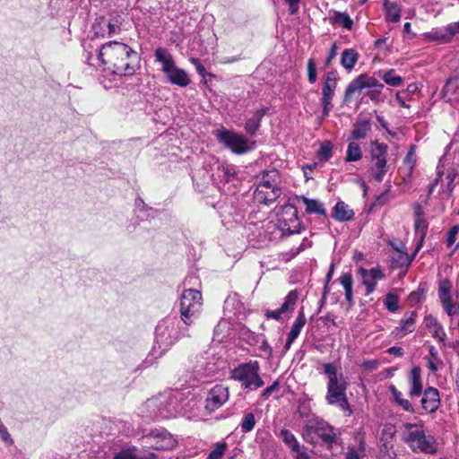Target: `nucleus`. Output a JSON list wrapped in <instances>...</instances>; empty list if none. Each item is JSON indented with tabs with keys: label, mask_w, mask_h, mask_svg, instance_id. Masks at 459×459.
Returning a JSON list of instances; mask_svg holds the SVG:
<instances>
[{
	"label": "nucleus",
	"mask_w": 459,
	"mask_h": 459,
	"mask_svg": "<svg viewBox=\"0 0 459 459\" xmlns=\"http://www.w3.org/2000/svg\"><path fill=\"white\" fill-rule=\"evenodd\" d=\"M340 283L342 285L345 290V299L348 301L350 306L353 304L352 299V287L353 279L351 273H343L339 278Z\"/></svg>",
	"instance_id": "f704fd0d"
},
{
	"label": "nucleus",
	"mask_w": 459,
	"mask_h": 459,
	"mask_svg": "<svg viewBox=\"0 0 459 459\" xmlns=\"http://www.w3.org/2000/svg\"><path fill=\"white\" fill-rule=\"evenodd\" d=\"M307 80L310 83H314L316 81L317 74H316V66L314 59L310 58L307 61Z\"/></svg>",
	"instance_id": "603ef678"
},
{
	"label": "nucleus",
	"mask_w": 459,
	"mask_h": 459,
	"mask_svg": "<svg viewBox=\"0 0 459 459\" xmlns=\"http://www.w3.org/2000/svg\"><path fill=\"white\" fill-rule=\"evenodd\" d=\"M279 388L278 381H274L270 386L266 387L261 394L264 399H267L273 392Z\"/></svg>",
	"instance_id": "052dcab7"
},
{
	"label": "nucleus",
	"mask_w": 459,
	"mask_h": 459,
	"mask_svg": "<svg viewBox=\"0 0 459 459\" xmlns=\"http://www.w3.org/2000/svg\"><path fill=\"white\" fill-rule=\"evenodd\" d=\"M320 160H328L332 156V144L330 142H324L321 143L317 152Z\"/></svg>",
	"instance_id": "8fccbe9b"
},
{
	"label": "nucleus",
	"mask_w": 459,
	"mask_h": 459,
	"mask_svg": "<svg viewBox=\"0 0 459 459\" xmlns=\"http://www.w3.org/2000/svg\"><path fill=\"white\" fill-rule=\"evenodd\" d=\"M383 80L386 84L393 87H398L403 83L402 77L399 75H395L394 69H390L389 71L385 73Z\"/></svg>",
	"instance_id": "c03bdc74"
},
{
	"label": "nucleus",
	"mask_w": 459,
	"mask_h": 459,
	"mask_svg": "<svg viewBox=\"0 0 459 459\" xmlns=\"http://www.w3.org/2000/svg\"><path fill=\"white\" fill-rule=\"evenodd\" d=\"M332 216L337 221H349L353 219L354 212L349 208L347 204L339 201L333 207Z\"/></svg>",
	"instance_id": "c756f323"
},
{
	"label": "nucleus",
	"mask_w": 459,
	"mask_h": 459,
	"mask_svg": "<svg viewBox=\"0 0 459 459\" xmlns=\"http://www.w3.org/2000/svg\"><path fill=\"white\" fill-rule=\"evenodd\" d=\"M291 453H295V459H311L310 455L301 448H299L298 451H292Z\"/></svg>",
	"instance_id": "774afa93"
},
{
	"label": "nucleus",
	"mask_w": 459,
	"mask_h": 459,
	"mask_svg": "<svg viewBox=\"0 0 459 459\" xmlns=\"http://www.w3.org/2000/svg\"><path fill=\"white\" fill-rule=\"evenodd\" d=\"M452 282L447 279H442L438 282V297L444 310L446 313L453 312V305L451 299Z\"/></svg>",
	"instance_id": "4be33fe9"
},
{
	"label": "nucleus",
	"mask_w": 459,
	"mask_h": 459,
	"mask_svg": "<svg viewBox=\"0 0 459 459\" xmlns=\"http://www.w3.org/2000/svg\"><path fill=\"white\" fill-rule=\"evenodd\" d=\"M432 335L434 338L437 339L440 342H443L446 336L443 327L439 324L435 328H433Z\"/></svg>",
	"instance_id": "13d9d810"
},
{
	"label": "nucleus",
	"mask_w": 459,
	"mask_h": 459,
	"mask_svg": "<svg viewBox=\"0 0 459 459\" xmlns=\"http://www.w3.org/2000/svg\"><path fill=\"white\" fill-rule=\"evenodd\" d=\"M389 391L392 394L394 401L395 402L396 404L403 399L402 392L398 391L394 385H390Z\"/></svg>",
	"instance_id": "0e129e2a"
},
{
	"label": "nucleus",
	"mask_w": 459,
	"mask_h": 459,
	"mask_svg": "<svg viewBox=\"0 0 459 459\" xmlns=\"http://www.w3.org/2000/svg\"><path fill=\"white\" fill-rule=\"evenodd\" d=\"M298 299L299 295L296 290L290 291L285 297L281 307L276 310L266 309L264 316L267 319L280 320L283 315L292 312Z\"/></svg>",
	"instance_id": "2eb2a0df"
},
{
	"label": "nucleus",
	"mask_w": 459,
	"mask_h": 459,
	"mask_svg": "<svg viewBox=\"0 0 459 459\" xmlns=\"http://www.w3.org/2000/svg\"><path fill=\"white\" fill-rule=\"evenodd\" d=\"M365 88L383 89L384 84L379 82L375 77L368 76L367 74H360L353 79L347 86L344 93V100L349 101L357 91H361Z\"/></svg>",
	"instance_id": "4468645a"
},
{
	"label": "nucleus",
	"mask_w": 459,
	"mask_h": 459,
	"mask_svg": "<svg viewBox=\"0 0 459 459\" xmlns=\"http://www.w3.org/2000/svg\"><path fill=\"white\" fill-rule=\"evenodd\" d=\"M366 445L363 438L359 440L358 447L348 446L345 459H363L365 456Z\"/></svg>",
	"instance_id": "4c0bfd02"
},
{
	"label": "nucleus",
	"mask_w": 459,
	"mask_h": 459,
	"mask_svg": "<svg viewBox=\"0 0 459 459\" xmlns=\"http://www.w3.org/2000/svg\"><path fill=\"white\" fill-rule=\"evenodd\" d=\"M156 343L162 351L168 350L180 335L189 336L186 333H178L175 330L174 323L170 320H163L158 324L155 329Z\"/></svg>",
	"instance_id": "f8f14e48"
},
{
	"label": "nucleus",
	"mask_w": 459,
	"mask_h": 459,
	"mask_svg": "<svg viewBox=\"0 0 459 459\" xmlns=\"http://www.w3.org/2000/svg\"><path fill=\"white\" fill-rule=\"evenodd\" d=\"M403 440L413 452L434 455L437 451V442L432 435H426L424 424L420 420L418 423L406 422Z\"/></svg>",
	"instance_id": "39448f33"
},
{
	"label": "nucleus",
	"mask_w": 459,
	"mask_h": 459,
	"mask_svg": "<svg viewBox=\"0 0 459 459\" xmlns=\"http://www.w3.org/2000/svg\"><path fill=\"white\" fill-rule=\"evenodd\" d=\"M217 371L218 368L216 365L204 359L198 360L196 365L193 368L194 377L199 381L214 377Z\"/></svg>",
	"instance_id": "412c9836"
},
{
	"label": "nucleus",
	"mask_w": 459,
	"mask_h": 459,
	"mask_svg": "<svg viewBox=\"0 0 459 459\" xmlns=\"http://www.w3.org/2000/svg\"><path fill=\"white\" fill-rule=\"evenodd\" d=\"M410 390L409 395L411 398L420 397L422 394V380H421V368L419 366H414L409 376Z\"/></svg>",
	"instance_id": "5701e85b"
},
{
	"label": "nucleus",
	"mask_w": 459,
	"mask_h": 459,
	"mask_svg": "<svg viewBox=\"0 0 459 459\" xmlns=\"http://www.w3.org/2000/svg\"><path fill=\"white\" fill-rule=\"evenodd\" d=\"M417 313L411 311L405 314L404 317L401 321L402 330L407 333L413 331V325L415 323Z\"/></svg>",
	"instance_id": "a19ab883"
},
{
	"label": "nucleus",
	"mask_w": 459,
	"mask_h": 459,
	"mask_svg": "<svg viewBox=\"0 0 459 459\" xmlns=\"http://www.w3.org/2000/svg\"><path fill=\"white\" fill-rule=\"evenodd\" d=\"M416 163L415 146L411 145L403 159V164L408 169V175H411Z\"/></svg>",
	"instance_id": "de8ad7c7"
},
{
	"label": "nucleus",
	"mask_w": 459,
	"mask_h": 459,
	"mask_svg": "<svg viewBox=\"0 0 459 459\" xmlns=\"http://www.w3.org/2000/svg\"><path fill=\"white\" fill-rule=\"evenodd\" d=\"M278 228L283 234L292 235L300 232L301 223L298 217V211L295 205L285 204L278 212Z\"/></svg>",
	"instance_id": "9d476101"
},
{
	"label": "nucleus",
	"mask_w": 459,
	"mask_h": 459,
	"mask_svg": "<svg viewBox=\"0 0 459 459\" xmlns=\"http://www.w3.org/2000/svg\"><path fill=\"white\" fill-rule=\"evenodd\" d=\"M425 324L428 328L433 330V328H435L438 325V322L435 317L429 315L425 317Z\"/></svg>",
	"instance_id": "338daca9"
},
{
	"label": "nucleus",
	"mask_w": 459,
	"mask_h": 459,
	"mask_svg": "<svg viewBox=\"0 0 459 459\" xmlns=\"http://www.w3.org/2000/svg\"><path fill=\"white\" fill-rule=\"evenodd\" d=\"M458 232H459V225H455L449 230V231L447 233V238H446L447 247H451L455 244Z\"/></svg>",
	"instance_id": "5fc2aeb1"
},
{
	"label": "nucleus",
	"mask_w": 459,
	"mask_h": 459,
	"mask_svg": "<svg viewBox=\"0 0 459 459\" xmlns=\"http://www.w3.org/2000/svg\"><path fill=\"white\" fill-rule=\"evenodd\" d=\"M202 294L194 289H186L180 297V318L186 326L192 325L198 319L202 310Z\"/></svg>",
	"instance_id": "423d86ee"
},
{
	"label": "nucleus",
	"mask_w": 459,
	"mask_h": 459,
	"mask_svg": "<svg viewBox=\"0 0 459 459\" xmlns=\"http://www.w3.org/2000/svg\"><path fill=\"white\" fill-rule=\"evenodd\" d=\"M385 20L390 22H398L401 19V6L398 0H384Z\"/></svg>",
	"instance_id": "c85d7f7f"
},
{
	"label": "nucleus",
	"mask_w": 459,
	"mask_h": 459,
	"mask_svg": "<svg viewBox=\"0 0 459 459\" xmlns=\"http://www.w3.org/2000/svg\"><path fill=\"white\" fill-rule=\"evenodd\" d=\"M227 449V444L225 442L217 443L215 447L208 455L207 459H221Z\"/></svg>",
	"instance_id": "3c124183"
},
{
	"label": "nucleus",
	"mask_w": 459,
	"mask_h": 459,
	"mask_svg": "<svg viewBox=\"0 0 459 459\" xmlns=\"http://www.w3.org/2000/svg\"><path fill=\"white\" fill-rule=\"evenodd\" d=\"M337 51H338L337 43L333 42L332 44L331 48H330L329 54H328L327 57L325 60V68L329 67V65H331L333 59L335 58V56L337 55Z\"/></svg>",
	"instance_id": "6e6d98bb"
},
{
	"label": "nucleus",
	"mask_w": 459,
	"mask_h": 459,
	"mask_svg": "<svg viewBox=\"0 0 459 459\" xmlns=\"http://www.w3.org/2000/svg\"><path fill=\"white\" fill-rule=\"evenodd\" d=\"M143 442L155 450H170L177 446L176 438L165 429H155L142 436Z\"/></svg>",
	"instance_id": "9b49d317"
},
{
	"label": "nucleus",
	"mask_w": 459,
	"mask_h": 459,
	"mask_svg": "<svg viewBox=\"0 0 459 459\" xmlns=\"http://www.w3.org/2000/svg\"><path fill=\"white\" fill-rule=\"evenodd\" d=\"M362 158V152L359 145L354 141L350 142L348 144L346 158L347 162L358 161Z\"/></svg>",
	"instance_id": "ea45409f"
},
{
	"label": "nucleus",
	"mask_w": 459,
	"mask_h": 459,
	"mask_svg": "<svg viewBox=\"0 0 459 459\" xmlns=\"http://www.w3.org/2000/svg\"><path fill=\"white\" fill-rule=\"evenodd\" d=\"M379 366V362L376 359L366 360L361 364V367L368 371H374Z\"/></svg>",
	"instance_id": "e2e57ef3"
},
{
	"label": "nucleus",
	"mask_w": 459,
	"mask_h": 459,
	"mask_svg": "<svg viewBox=\"0 0 459 459\" xmlns=\"http://www.w3.org/2000/svg\"><path fill=\"white\" fill-rule=\"evenodd\" d=\"M259 349L261 351H263L264 353V356L267 359H270L271 357H273V349L264 335H263V340L261 342V345H260Z\"/></svg>",
	"instance_id": "4d7b16f0"
},
{
	"label": "nucleus",
	"mask_w": 459,
	"mask_h": 459,
	"mask_svg": "<svg viewBox=\"0 0 459 459\" xmlns=\"http://www.w3.org/2000/svg\"><path fill=\"white\" fill-rule=\"evenodd\" d=\"M229 399L228 387L222 385H216L208 393L206 397V408L210 411H214L222 406Z\"/></svg>",
	"instance_id": "dca6fc26"
},
{
	"label": "nucleus",
	"mask_w": 459,
	"mask_h": 459,
	"mask_svg": "<svg viewBox=\"0 0 459 459\" xmlns=\"http://www.w3.org/2000/svg\"><path fill=\"white\" fill-rule=\"evenodd\" d=\"M268 108H262L256 110L254 115L248 118L245 124V130L247 134L255 136L260 127L261 121L266 114Z\"/></svg>",
	"instance_id": "bb28decb"
},
{
	"label": "nucleus",
	"mask_w": 459,
	"mask_h": 459,
	"mask_svg": "<svg viewBox=\"0 0 459 459\" xmlns=\"http://www.w3.org/2000/svg\"><path fill=\"white\" fill-rule=\"evenodd\" d=\"M98 64L92 62V56L87 57L90 65L103 66L114 74L119 76L133 75L140 67V56L129 45L113 40L103 44L95 58Z\"/></svg>",
	"instance_id": "f257e3e1"
},
{
	"label": "nucleus",
	"mask_w": 459,
	"mask_h": 459,
	"mask_svg": "<svg viewBox=\"0 0 459 459\" xmlns=\"http://www.w3.org/2000/svg\"><path fill=\"white\" fill-rule=\"evenodd\" d=\"M359 272L363 279L362 283L366 286V296H368L375 290L377 281L383 280L385 277L379 267L368 270L360 268Z\"/></svg>",
	"instance_id": "a211bd4d"
},
{
	"label": "nucleus",
	"mask_w": 459,
	"mask_h": 459,
	"mask_svg": "<svg viewBox=\"0 0 459 459\" xmlns=\"http://www.w3.org/2000/svg\"><path fill=\"white\" fill-rule=\"evenodd\" d=\"M385 306L390 312H394L399 307V298L394 293H388L385 299Z\"/></svg>",
	"instance_id": "09e8293b"
},
{
	"label": "nucleus",
	"mask_w": 459,
	"mask_h": 459,
	"mask_svg": "<svg viewBox=\"0 0 459 459\" xmlns=\"http://www.w3.org/2000/svg\"><path fill=\"white\" fill-rule=\"evenodd\" d=\"M155 60L161 64L162 65V72L169 73V69H171L173 66H175V61L169 53V51L167 48H158L155 49L154 52Z\"/></svg>",
	"instance_id": "cd10ccee"
},
{
	"label": "nucleus",
	"mask_w": 459,
	"mask_h": 459,
	"mask_svg": "<svg viewBox=\"0 0 459 459\" xmlns=\"http://www.w3.org/2000/svg\"><path fill=\"white\" fill-rule=\"evenodd\" d=\"M305 324H306V317H305L303 308H301L299 311V315H298L296 320L294 321L290 333H288V338H287L286 343L284 345V352H286L290 350L291 344L294 342V341L299 335Z\"/></svg>",
	"instance_id": "b1692460"
},
{
	"label": "nucleus",
	"mask_w": 459,
	"mask_h": 459,
	"mask_svg": "<svg viewBox=\"0 0 459 459\" xmlns=\"http://www.w3.org/2000/svg\"><path fill=\"white\" fill-rule=\"evenodd\" d=\"M371 131V121L369 118L359 117L353 126L351 139L353 141L365 139Z\"/></svg>",
	"instance_id": "393cba45"
},
{
	"label": "nucleus",
	"mask_w": 459,
	"mask_h": 459,
	"mask_svg": "<svg viewBox=\"0 0 459 459\" xmlns=\"http://www.w3.org/2000/svg\"><path fill=\"white\" fill-rule=\"evenodd\" d=\"M459 34V22H451L445 27L434 29L429 33L433 40L440 43L450 42L453 38Z\"/></svg>",
	"instance_id": "6ab92c4d"
},
{
	"label": "nucleus",
	"mask_w": 459,
	"mask_h": 459,
	"mask_svg": "<svg viewBox=\"0 0 459 459\" xmlns=\"http://www.w3.org/2000/svg\"><path fill=\"white\" fill-rule=\"evenodd\" d=\"M457 171L451 168L447 171L446 179L448 180L447 186L450 190L454 188L455 178H457Z\"/></svg>",
	"instance_id": "bf43d9fd"
},
{
	"label": "nucleus",
	"mask_w": 459,
	"mask_h": 459,
	"mask_svg": "<svg viewBox=\"0 0 459 459\" xmlns=\"http://www.w3.org/2000/svg\"><path fill=\"white\" fill-rule=\"evenodd\" d=\"M221 178L226 182L238 181V171L233 165H223L221 169Z\"/></svg>",
	"instance_id": "79ce46f5"
},
{
	"label": "nucleus",
	"mask_w": 459,
	"mask_h": 459,
	"mask_svg": "<svg viewBox=\"0 0 459 459\" xmlns=\"http://www.w3.org/2000/svg\"><path fill=\"white\" fill-rule=\"evenodd\" d=\"M260 367L256 360L241 363L230 372V377L241 384L244 389L251 391L262 387L264 383L259 375Z\"/></svg>",
	"instance_id": "0eeeda50"
},
{
	"label": "nucleus",
	"mask_w": 459,
	"mask_h": 459,
	"mask_svg": "<svg viewBox=\"0 0 459 459\" xmlns=\"http://www.w3.org/2000/svg\"><path fill=\"white\" fill-rule=\"evenodd\" d=\"M301 437L305 442L314 446L319 445L328 450H333L335 446L342 448L341 432L317 416H313L305 422Z\"/></svg>",
	"instance_id": "f03ea898"
},
{
	"label": "nucleus",
	"mask_w": 459,
	"mask_h": 459,
	"mask_svg": "<svg viewBox=\"0 0 459 459\" xmlns=\"http://www.w3.org/2000/svg\"><path fill=\"white\" fill-rule=\"evenodd\" d=\"M332 24H338L346 30H351L353 26V21L350 15L346 13L334 12L333 15L330 17Z\"/></svg>",
	"instance_id": "c9c22d12"
},
{
	"label": "nucleus",
	"mask_w": 459,
	"mask_h": 459,
	"mask_svg": "<svg viewBox=\"0 0 459 459\" xmlns=\"http://www.w3.org/2000/svg\"><path fill=\"white\" fill-rule=\"evenodd\" d=\"M359 59V53L353 48H346L341 56V65L347 70L351 71Z\"/></svg>",
	"instance_id": "72a5a7b5"
},
{
	"label": "nucleus",
	"mask_w": 459,
	"mask_h": 459,
	"mask_svg": "<svg viewBox=\"0 0 459 459\" xmlns=\"http://www.w3.org/2000/svg\"><path fill=\"white\" fill-rule=\"evenodd\" d=\"M281 177L277 169L264 170L257 186H280Z\"/></svg>",
	"instance_id": "2f4dec72"
},
{
	"label": "nucleus",
	"mask_w": 459,
	"mask_h": 459,
	"mask_svg": "<svg viewBox=\"0 0 459 459\" xmlns=\"http://www.w3.org/2000/svg\"><path fill=\"white\" fill-rule=\"evenodd\" d=\"M397 405L405 411L411 413L416 412L412 403L408 399L403 398L402 401H400V403H397Z\"/></svg>",
	"instance_id": "680f3d73"
},
{
	"label": "nucleus",
	"mask_w": 459,
	"mask_h": 459,
	"mask_svg": "<svg viewBox=\"0 0 459 459\" xmlns=\"http://www.w3.org/2000/svg\"><path fill=\"white\" fill-rule=\"evenodd\" d=\"M178 399L171 392L148 399L142 407V415L152 420L174 417L178 411Z\"/></svg>",
	"instance_id": "20e7f679"
},
{
	"label": "nucleus",
	"mask_w": 459,
	"mask_h": 459,
	"mask_svg": "<svg viewBox=\"0 0 459 459\" xmlns=\"http://www.w3.org/2000/svg\"><path fill=\"white\" fill-rule=\"evenodd\" d=\"M395 435V430L393 426H385L381 432V439L384 441V446H386Z\"/></svg>",
	"instance_id": "864d4df0"
},
{
	"label": "nucleus",
	"mask_w": 459,
	"mask_h": 459,
	"mask_svg": "<svg viewBox=\"0 0 459 459\" xmlns=\"http://www.w3.org/2000/svg\"><path fill=\"white\" fill-rule=\"evenodd\" d=\"M445 95H449L450 100L459 101V77L449 79L443 88Z\"/></svg>",
	"instance_id": "e433bc0d"
},
{
	"label": "nucleus",
	"mask_w": 459,
	"mask_h": 459,
	"mask_svg": "<svg viewBox=\"0 0 459 459\" xmlns=\"http://www.w3.org/2000/svg\"><path fill=\"white\" fill-rule=\"evenodd\" d=\"M101 25H103V27H106L108 29V31H107V36L108 37H111V36L117 34L120 30V28H119V26L117 24L112 23L110 22H106L104 19H101L98 23L93 25V29L95 30V33L97 35H100L101 37H105L106 36L105 31L100 33L98 30V28L100 27Z\"/></svg>",
	"instance_id": "58836bf2"
},
{
	"label": "nucleus",
	"mask_w": 459,
	"mask_h": 459,
	"mask_svg": "<svg viewBox=\"0 0 459 459\" xmlns=\"http://www.w3.org/2000/svg\"><path fill=\"white\" fill-rule=\"evenodd\" d=\"M297 413L300 419H304L305 422L311 419L314 414L311 413L309 403L307 401H299Z\"/></svg>",
	"instance_id": "a18cd8bd"
},
{
	"label": "nucleus",
	"mask_w": 459,
	"mask_h": 459,
	"mask_svg": "<svg viewBox=\"0 0 459 459\" xmlns=\"http://www.w3.org/2000/svg\"><path fill=\"white\" fill-rule=\"evenodd\" d=\"M387 150L388 146L385 143L373 141L371 143L370 158L372 165L370 167V173L372 178L377 181L382 182L387 170Z\"/></svg>",
	"instance_id": "6e6552de"
},
{
	"label": "nucleus",
	"mask_w": 459,
	"mask_h": 459,
	"mask_svg": "<svg viewBox=\"0 0 459 459\" xmlns=\"http://www.w3.org/2000/svg\"><path fill=\"white\" fill-rule=\"evenodd\" d=\"M277 436L281 438L282 442L290 450V452L298 451L301 448V445L295 435L288 429H281Z\"/></svg>",
	"instance_id": "473e14b6"
},
{
	"label": "nucleus",
	"mask_w": 459,
	"mask_h": 459,
	"mask_svg": "<svg viewBox=\"0 0 459 459\" xmlns=\"http://www.w3.org/2000/svg\"><path fill=\"white\" fill-rule=\"evenodd\" d=\"M290 6V14H295L299 10V4L300 0H284Z\"/></svg>",
	"instance_id": "69168bd1"
},
{
	"label": "nucleus",
	"mask_w": 459,
	"mask_h": 459,
	"mask_svg": "<svg viewBox=\"0 0 459 459\" xmlns=\"http://www.w3.org/2000/svg\"><path fill=\"white\" fill-rule=\"evenodd\" d=\"M338 78L335 71L328 72L324 80L322 88L321 104L323 107L321 118L324 119L329 116L330 111L333 109V105L332 100L334 97L335 90L337 87Z\"/></svg>",
	"instance_id": "ddd939ff"
},
{
	"label": "nucleus",
	"mask_w": 459,
	"mask_h": 459,
	"mask_svg": "<svg viewBox=\"0 0 459 459\" xmlns=\"http://www.w3.org/2000/svg\"><path fill=\"white\" fill-rule=\"evenodd\" d=\"M170 83L180 87H186L190 83L187 73L176 65L169 69V73H165Z\"/></svg>",
	"instance_id": "a878e982"
},
{
	"label": "nucleus",
	"mask_w": 459,
	"mask_h": 459,
	"mask_svg": "<svg viewBox=\"0 0 459 459\" xmlns=\"http://www.w3.org/2000/svg\"><path fill=\"white\" fill-rule=\"evenodd\" d=\"M281 195V186H256L254 199L258 204L269 205L274 203Z\"/></svg>",
	"instance_id": "f3484780"
},
{
	"label": "nucleus",
	"mask_w": 459,
	"mask_h": 459,
	"mask_svg": "<svg viewBox=\"0 0 459 459\" xmlns=\"http://www.w3.org/2000/svg\"><path fill=\"white\" fill-rule=\"evenodd\" d=\"M255 425V418L253 412H247L244 415L240 427L243 432L251 431Z\"/></svg>",
	"instance_id": "49530a36"
},
{
	"label": "nucleus",
	"mask_w": 459,
	"mask_h": 459,
	"mask_svg": "<svg viewBox=\"0 0 459 459\" xmlns=\"http://www.w3.org/2000/svg\"><path fill=\"white\" fill-rule=\"evenodd\" d=\"M421 394V408L429 413L435 412L440 405L438 390L434 387H429Z\"/></svg>",
	"instance_id": "aec40b11"
},
{
	"label": "nucleus",
	"mask_w": 459,
	"mask_h": 459,
	"mask_svg": "<svg viewBox=\"0 0 459 459\" xmlns=\"http://www.w3.org/2000/svg\"><path fill=\"white\" fill-rule=\"evenodd\" d=\"M306 205V212L309 214L325 215L326 212L322 203L315 199H309L304 195L297 196Z\"/></svg>",
	"instance_id": "7c9ffc66"
},
{
	"label": "nucleus",
	"mask_w": 459,
	"mask_h": 459,
	"mask_svg": "<svg viewBox=\"0 0 459 459\" xmlns=\"http://www.w3.org/2000/svg\"><path fill=\"white\" fill-rule=\"evenodd\" d=\"M218 141L230 149L233 153L244 154L254 148L255 142H250L243 134L223 129L216 133Z\"/></svg>",
	"instance_id": "1a4fd4ad"
},
{
	"label": "nucleus",
	"mask_w": 459,
	"mask_h": 459,
	"mask_svg": "<svg viewBox=\"0 0 459 459\" xmlns=\"http://www.w3.org/2000/svg\"><path fill=\"white\" fill-rule=\"evenodd\" d=\"M415 230L420 233V239L423 240L426 230H427V223L426 221L422 217L421 209L420 206L417 207L416 210V219H415Z\"/></svg>",
	"instance_id": "37998d69"
},
{
	"label": "nucleus",
	"mask_w": 459,
	"mask_h": 459,
	"mask_svg": "<svg viewBox=\"0 0 459 459\" xmlns=\"http://www.w3.org/2000/svg\"><path fill=\"white\" fill-rule=\"evenodd\" d=\"M323 372L327 377L325 401L329 405L338 406L343 411L351 413L347 398L348 379L343 376L340 367L328 362L322 365Z\"/></svg>",
	"instance_id": "7ed1b4c3"
}]
</instances>
